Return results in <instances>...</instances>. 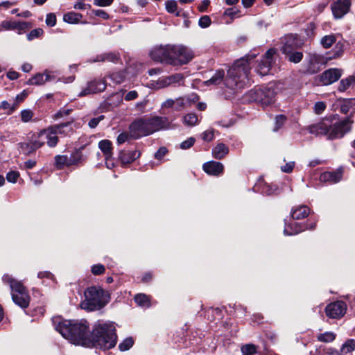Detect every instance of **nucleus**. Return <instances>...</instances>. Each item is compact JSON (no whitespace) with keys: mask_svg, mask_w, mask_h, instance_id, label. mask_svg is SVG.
<instances>
[{"mask_svg":"<svg viewBox=\"0 0 355 355\" xmlns=\"http://www.w3.org/2000/svg\"><path fill=\"white\" fill-rule=\"evenodd\" d=\"M55 329L71 343L84 347L89 345V326L85 320H67L53 318Z\"/></svg>","mask_w":355,"mask_h":355,"instance_id":"nucleus-1","label":"nucleus"},{"mask_svg":"<svg viewBox=\"0 0 355 355\" xmlns=\"http://www.w3.org/2000/svg\"><path fill=\"white\" fill-rule=\"evenodd\" d=\"M334 117H325L318 123L307 127L309 133L319 136H326L328 139H336L344 137L352 129L354 122L351 116H347L337 122Z\"/></svg>","mask_w":355,"mask_h":355,"instance_id":"nucleus-2","label":"nucleus"},{"mask_svg":"<svg viewBox=\"0 0 355 355\" xmlns=\"http://www.w3.org/2000/svg\"><path fill=\"white\" fill-rule=\"evenodd\" d=\"M256 57V54H248L244 58L235 62L227 72L225 79L226 87L231 89H240L250 83L249 74L251 67L250 61Z\"/></svg>","mask_w":355,"mask_h":355,"instance_id":"nucleus-3","label":"nucleus"},{"mask_svg":"<svg viewBox=\"0 0 355 355\" xmlns=\"http://www.w3.org/2000/svg\"><path fill=\"white\" fill-rule=\"evenodd\" d=\"M116 329L112 322H98L89 334L90 343L87 347L110 349L116 345Z\"/></svg>","mask_w":355,"mask_h":355,"instance_id":"nucleus-4","label":"nucleus"},{"mask_svg":"<svg viewBox=\"0 0 355 355\" xmlns=\"http://www.w3.org/2000/svg\"><path fill=\"white\" fill-rule=\"evenodd\" d=\"M85 300L81 302V307L89 311L100 310L109 302V296L100 287L88 288L85 291Z\"/></svg>","mask_w":355,"mask_h":355,"instance_id":"nucleus-5","label":"nucleus"},{"mask_svg":"<svg viewBox=\"0 0 355 355\" xmlns=\"http://www.w3.org/2000/svg\"><path fill=\"white\" fill-rule=\"evenodd\" d=\"M2 280L5 284L9 285L14 303L22 309L27 308L30 303V296L22 283L9 275H4Z\"/></svg>","mask_w":355,"mask_h":355,"instance_id":"nucleus-6","label":"nucleus"},{"mask_svg":"<svg viewBox=\"0 0 355 355\" xmlns=\"http://www.w3.org/2000/svg\"><path fill=\"white\" fill-rule=\"evenodd\" d=\"M276 91L271 87L254 88L249 92L252 99L263 106L270 105L275 102Z\"/></svg>","mask_w":355,"mask_h":355,"instance_id":"nucleus-7","label":"nucleus"},{"mask_svg":"<svg viewBox=\"0 0 355 355\" xmlns=\"http://www.w3.org/2000/svg\"><path fill=\"white\" fill-rule=\"evenodd\" d=\"M172 53L170 64L183 65L189 63L193 58V51L183 45H172Z\"/></svg>","mask_w":355,"mask_h":355,"instance_id":"nucleus-8","label":"nucleus"},{"mask_svg":"<svg viewBox=\"0 0 355 355\" xmlns=\"http://www.w3.org/2000/svg\"><path fill=\"white\" fill-rule=\"evenodd\" d=\"M172 45H160L155 46L150 52V58L157 62H165L170 64L172 53Z\"/></svg>","mask_w":355,"mask_h":355,"instance_id":"nucleus-9","label":"nucleus"},{"mask_svg":"<svg viewBox=\"0 0 355 355\" xmlns=\"http://www.w3.org/2000/svg\"><path fill=\"white\" fill-rule=\"evenodd\" d=\"M129 131L134 139L150 135L147 121L142 118L134 121L129 126Z\"/></svg>","mask_w":355,"mask_h":355,"instance_id":"nucleus-10","label":"nucleus"},{"mask_svg":"<svg viewBox=\"0 0 355 355\" xmlns=\"http://www.w3.org/2000/svg\"><path fill=\"white\" fill-rule=\"evenodd\" d=\"M107 84L105 78H94L87 83V86L78 94V97H83L103 92Z\"/></svg>","mask_w":355,"mask_h":355,"instance_id":"nucleus-11","label":"nucleus"},{"mask_svg":"<svg viewBox=\"0 0 355 355\" xmlns=\"http://www.w3.org/2000/svg\"><path fill=\"white\" fill-rule=\"evenodd\" d=\"M347 311V304L345 302L338 300L329 304L325 308L326 315L333 319H340Z\"/></svg>","mask_w":355,"mask_h":355,"instance_id":"nucleus-12","label":"nucleus"},{"mask_svg":"<svg viewBox=\"0 0 355 355\" xmlns=\"http://www.w3.org/2000/svg\"><path fill=\"white\" fill-rule=\"evenodd\" d=\"M276 53V50L270 49L266 51L263 57L259 61L256 71L260 76L267 75L272 67L273 62V55Z\"/></svg>","mask_w":355,"mask_h":355,"instance_id":"nucleus-13","label":"nucleus"},{"mask_svg":"<svg viewBox=\"0 0 355 355\" xmlns=\"http://www.w3.org/2000/svg\"><path fill=\"white\" fill-rule=\"evenodd\" d=\"M350 7V0H336L331 6L333 15L337 19L343 17L349 11Z\"/></svg>","mask_w":355,"mask_h":355,"instance_id":"nucleus-14","label":"nucleus"},{"mask_svg":"<svg viewBox=\"0 0 355 355\" xmlns=\"http://www.w3.org/2000/svg\"><path fill=\"white\" fill-rule=\"evenodd\" d=\"M35 135L37 139H40L42 137H44L46 140V144L50 148L55 147L59 141L56 132L52 125L41 130Z\"/></svg>","mask_w":355,"mask_h":355,"instance_id":"nucleus-15","label":"nucleus"},{"mask_svg":"<svg viewBox=\"0 0 355 355\" xmlns=\"http://www.w3.org/2000/svg\"><path fill=\"white\" fill-rule=\"evenodd\" d=\"M146 121L150 135L156 131L167 128L169 125V122L166 117L154 116L146 119Z\"/></svg>","mask_w":355,"mask_h":355,"instance_id":"nucleus-16","label":"nucleus"},{"mask_svg":"<svg viewBox=\"0 0 355 355\" xmlns=\"http://www.w3.org/2000/svg\"><path fill=\"white\" fill-rule=\"evenodd\" d=\"M316 226V223H311L310 225L308 224H299L294 223L293 224L287 225L285 226L284 230V234L287 236H291L297 234L306 230H313Z\"/></svg>","mask_w":355,"mask_h":355,"instance_id":"nucleus-17","label":"nucleus"},{"mask_svg":"<svg viewBox=\"0 0 355 355\" xmlns=\"http://www.w3.org/2000/svg\"><path fill=\"white\" fill-rule=\"evenodd\" d=\"M341 76V71L332 68L324 71L320 76V81L324 85H329L336 82Z\"/></svg>","mask_w":355,"mask_h":355,"instance_id":"nucleus-18","label":"nucleus"},{"mask_svg":"<svg viewBox=\"0 0 355 355\" xmlns=\"http://www.w3.org/2000/svg\"><path fill=\"white\" fill-rule=\"evenodd\" d=\"M198 100V95L192 94L191 95L178 98L175 99V110L181 111L184 109L189 108Z\"/></svg>","mask_w":355,"mask_h":355,"instance_id":"nucleus-19","label":"nucleus"},{"mask_svg":"<svg viewBox=\"0 0 355 355\" xmlns=\"http://www.w3.org/2000/svg\"><path fill=\"white\" fill-rule=\"evenodd\" d=\"M33 138L34 139L31 142H24L19 144L20 149L26 155H30L34 153L37 149L41 148L45 144L44 140L37 139L36 138L35 134L33 135Z\"/></svg>","mask_w":355,"mask_h":355,"instance_id":"nucleus-20","label":"nucleus"},{"mask_svg":"<svg viewBox=\"0 0 355 355\" xmlns=\"http://www.w3.org/2000/svg\"><path fill=\"white\" fill-rule=\"evenodd\" d=\"M343 170L342 168H338L334 171H326L322 173L320 176L321 182H329L334 184L338 182L343 177Z\"/></svg>","mask_w":355,"mask_h":355,"instance_id":"nucleus-21","label":"nucleus"},{"mask_svg":"<svg viewBox=\"0 0 355 355\" xmlns=\"http://www.w3.org/2000/svg\"><path fill=\"white\" fill-rule=\"evenodd\" d=\"M324 58L318 54H311L309 55V66L306 73L309 74L316 73L320 70L319 64L324 62Z\"/></svg>","mask_w":355,"mask_h":355,"instance_id":"nucleus-22","label":"nucleus"},{"mask_svg":"<svg viewBox=\"0 0 355 355\" xmlns=\"http://www.w3.org/2000/svg\"><path fill=\"white\" fill-rule=\"evenodd\" d=\"M224 167L220 162L210 161L203 164V170L209 175H219L223 171Z\"/></svg>","mask_w":355,"mask_h":355,"instance_id":"nucleus-23","label":"nucleus"},{"mask_svg":"<svg viewBox=\"0 0 355 355\" xmlns=\"http://www.w3.org/2000/svg\"><path fill=\"white\" fill-rule=\"evenodd\" d=\"M57 135L70 136L74 132V125L72 121L52 125Z\"/></svg>","mask_w":355,"mask_h":355,"instance_id":"nucleus-24","label":"nucleus"},{"mask_svg":"<svg viewBox=\"0 0 355 355\" xmlns=\"http://www.w3.org/2000/svg\"><path fill=\"white\" fill-rule=\"evenodd\" d=\"M53 79L49 73H37L31 78H30L27 84L30 85H41L44 84L46 82L51 81Z\"/></svg>","mask_w":355,"mask_h":355,"instance_id":"nucleus-25","label":"nucleus"},{"mask_svg":"<svg viewBox=\"0 0 355 355\" xmlns=\"http://www.w3.org/2000/svg\"><path fill=\"white\" fill-rule=\"evenodd\" d=\"M140 156V152L135 150H122L119 154V159L123 164H129L134 162L136 159H137Z\"/></svg>","mask_w":355,"mask_h":355,"instance_id":"nucleus-26","label":"nucleus"},{"mask_svg":"<svg viewBox=\"0 0 355 355\" xmlns=\"http://www.w3.org/2000/svg\"><path fill=\"white\" fill-rule=\"evenodd\" d=\"M229 153L228 147L223 144L219 143L212 149V155L217 159H221L225 157Z\"/></svg>","mask_w":355,"mask_h":355,"instance_id":"nucleus-27","label":"nucleus"},{"mask_svg":"<svg viewBox=\"0 0 355 355\" xmlns=\"http://www.w3.org/2000/svg\"><path fill=\"white\" fill-rule=\"evenodd\" d=\"M98 148L103 152L105 159L112 157V144L110 140H101L98 143Z\"/></svg>","mask_w":355,"mask_h":355,"instance_id":"nucleus-28","label":"nucleus"},{"mask_svg":"<svg viewBox=\"0 0 355 355\" xmlns=\"http://www.w3.org/2000/svg\"><path fill=\"white\" fill-rule=\"evenodd\" d=\"M310 209L306 206H300L293 210L292 218L295 220H300L306 218L309 214Z\"/></svg>","mask_w":355,"mask_h":355,"instance_id":"nucleus-29","label":"nucleus"},{"mask_svg":"<svg viewBox=\"0 0 355 355\" xmlns=\"http://www.w3.org/2000/svg\"><path fill=\"white\" fill-rule=\"evenodd\" d=\"M120 60L119 54L117 53L110 52L106 53L103 55H100L97 56V58L95 61L96 62H111L114 63H117Z\"/></svg>","mask_w":355,"mask_h":355,"instance_id":"nucleus-30","label":"nucleus"},{"mask_svg":"<svg viewBox=\"0 0 355 355\" xmlns=\"http://www.w3.org/2000/svg\"><path fill=\"white\" fill-rule=\"evenodd\" d=\"M257 187L259 190L264 195L270 196L277 193L278 188L275 185L272 186L266 182H261Z\"/></svg>","mask_w":355,"mask_h":355,"instance_id":"nucleus-31","label":"nucleus"},{"mask_svg":"<svg viewBox=\"0 0 355 355\" xmlns=\"http://www.w3.org/2000/svg\"><path fill=\"white\" fill-rule=\"evenodd\" d=\"M225 72L223 70L217 71L214 76L207 81H205L206 85H217L221 83L224 79Z\"/></svg>","mask_w":355,"mask_h":355,"instance_id":"nucleus-32","label":"nucleus"},{"mask_svg":"<svg viewBox=\"0 0 355 355\" xmlns=\"http://www.w3.org/2000/svg\"><path fill=\"white\" fill-rule=\"evenodd\" d=\"M83 15L80 13L69 12L64 15L63 20L69 24H77L82 19Z\"/></svg>","mask_w":355,"mask_h":355,"instance_id":"nucleus-33","label":"nucleus"},{"mask_svg":"<svg viewBox=\"0 0 355 355\" xmlns=\"http://www.w3.org/2000/svg\"><path fill=\"white\" fill-rule=\"evenodd\" d=\"M126 73L125 71H115L109 75V78L114 84H121L125 78Z\"/></svg>","mask_w":355,"mask_h":355,"instance_id":"nucleus-34","label":"nucleus"},{"mask_svg":"<svg viewBox=\"0 0 355 355\" xmlns=\"http://www.w3.org/2000/svg\"><path fill=\"white\" fill-rule=\"evenodd\" d=\"M183 123L187 126H194L198 124V116L194 113H189L183 116Z\"/></svg>","mask_w":355,"mask_h":355,"instance_id":"nucleus-35","label":"nucleus"},{"mask_svg":"<svg viewBox=\"0 0 355 355\" xmlns=\"http://www.w3.org/2000/svg\"><path fill=\"white\" fill-rule=\"evenodd\" d=\"M354 83H355V77L354 76H349L347 78L342 79L338 86V90L340 92H345Z\"/></svg>","mask_w":355,"mask_h":355,"instance_id":"nucleus-36","label":"nucleus"},{"mask_svg":"<svg viewBox=\"0 0 355 355\" xmlns=\"http://www.w3.org/2000/svg\"><path fill=\"white\" fill-rule=\"evenodd\" d=\"M355 350V340L348 339L342 345L340 351L343 354H348Z\"/></svg>","mask_w":355,"mask_h":355,"instance_id":"nucleus-37","label":"nucleus"},{"mask_svg":"<svg viewBox=\"0 0 355 355\" xmlns=\"http://www.w3.org/2000/svg\"><path fill=\"white\" fill-rule=\"evenodd\" d=\"M336 42V37L334 35H328L322 37L320 44L324 48L328 49L330 48L334 44H335Z\"/></svg>","mask_w":355,"mask_h":355,"instance_id":"nucleus-38","label":"nucleus"},{"mask_svg":"<svg viewBox=\"0 0 355 355\" xmlns=\"http://www.w3.org/2000/svg\"><path fill=\"white\" fill-rule=\"evenodd\" d=\"M135 301L138 305L141 306L148 307L150 306L148 296L143 293L136 295L135 297Z\"/></svg>","mask_w":355,"mask_h":355,"instance_id":"nucleus-39","label":"nucleus"},{"mask_svg":"<svg viewBox=\"0 0 355 355\" xmlns=\"http://www.w3.org/2000/svg\"><path fill=\"white\" fill-rule=\"evenodd\" d=\"M55 163L58 168H62L64 166H69V159L67 155H56L55 157Z\"/></svg>","mask_w":355,"mask_h":355,"instance_id":"nucleus-40","label":"nucleus"},{"mask_svg":"<svg viewBox=\"0 0 355 355\" xmlns=\"http://www.w3.org/2000/svg\"><path fill=\"white\" fill-rule=\"evenodd\" d=\"M151 85L156 89H159L170 86L166 76H162L157 80L153 81Z\"/></svg>","mask_w":355,"mask_h":355,"instance_id":"nucleus-41","label":"nucleus"},{"mask_svg":"<svg viewBox=\"0 0 355 355\" xmlns=\"http://www.w3.org/2000/svg\"><path fill=\"white\" fill-rule=\"evenodd\" d=\"M318 340L320 342L329 343L336 338V334L331 331H327L318 336Z\"/></svg>","mask_w":355,"mask_h":355,"instance_id":"nucleus-42","label":"nucleus"},{"mask_svg":"<svg viewBox=\"0 0 355 355\" xmlns=\"http://www.w3.org/2000/svg\"><path fill=\"white\" fill-rule=\"evenodd\" d=\"M168 84L170 86L176 85L180 84L184 79V76L182 73H175L171 76H166Z\"/></svg>","mask_w":355,"mask_h":355,"instance_id":"nucleus-43","label":"nucleus"},{"mask_svg":"<svg viewBox=\"0 0 355 355\" xmlns=\"http://www.w3.org/2000/svg\"><path fill=\"white\" fill-rule=\"evenodd\" d=\"M287 55V58L288 60L293 63H298L300 62L303 58V53L300 51H292V53H288Z\"/></svg>","mask_w":355,"mask_h":355,"instance_id":"nucleus-44","label":"nucleus"},{"mask_svg":"<svg viewBox=\"0 0 355 355\" xmlns=\"http://www.w3.org/2000/svg\"><path fill=\"white\" fill-rule=\"evenodd\" d=\"M354 105V100L353 99H347L344 100L340 107V111L343 114H347L349 110Z\"/></svg>","mask_w":355,"mask_h":355,"instance_id":"nucleus-45","label":"nucleus"},{"mask_svg":"<svg viewBox=\"0 0 355 355\" xmlns=\"http://www.w3.org/2000/svg\"><path fill=\"white\" fill-rule=\"evenodd\" d=\"M295 41L292 39H288L282 46V51L285 55L292 53L294 51Z\"/></svg>","mask_w":355,"mask_h":355,"instance_id":"nucleus-46","label":"nucleus"},{"mask_svg":"<svg viewBox=\"0 0 355 355\" xmlns=\"http://www.w3.org/2000/svg\"><path fill=\"white\" fill-rule=\"evenodd\" d=\"M33 115L34 114L31 110H23L20 113L21 120L24 123H28L32 120Z\"/></svg>","mask_w":355,"mask_h":355,"instance_id":"nucleus-47","label":"nucleus"},{"mask_svg":"<svg viewBox=\"0 0 355 355\" xmlns=\"http://www.w3.org/2000/svg\"><path fill=\"white\" fill-rule=\"evenodd\" d=\"M344 51V44L343 42L339 41L338 42H336L335 47L334 48V55L330 57V58H336L340 57Z\"/></svg>","mask_w":355,"mask_h":355,"instance_id":"nucleus-48","label":"nucleus"},{"mask_svg":"<svg viewBox=\"0 0 355 355\" xmlns=\"http://www.w3.org/2000/svg\"><path fill=\"white\" fill-rule=\"evenodd\" d=\"M31 24L26 21H16L15 31H17L19 34H21L23 31L30 28Z\"/></svg>","mask_w":355,"mask_h":355,"instance_id":"nucleus-49","label":"nucleus"},{"mask_svg":"<svg viewBox=\"0 0 355 355\" xmlns=\"http://www.w3.org/2000/svg\"><path fill=\"white\" fill-rule=\"evenodd\" d=\"M133 343L132 338H127L119 345V348L122 352L127 351L132 347Z\"/></svg>","mask_w":355,"mask_h":355,"instance_id":"nucleus-50","label":"nucleus"},{"mask_svg":"<svg viewBox=\"0 0 355 355\" xmlns=\"http://www.w3.org/2000/svg\"><path fill=\"white\" fill-rule=\"evenodd\" d=\"M166 9L170 13H175L178 8L177 2L174 0H168L166 1Z\"/></svg>","mask_w":355,"mask_h":355,"instance_id":"nucleus-51","label":"nucleus"},{"mask_svg":"<svg viewBox=\"0 0 355 355\" xmlns=\"http://www.w3.org/2000/svg\"><path fill=\"white\" fill-rule=\"evenodd\" d=\"M43 33L44 31L42 28H38L33 29L27 35V39L29 41L33 40L35 38L39 37Z\"/></svg>","mask_w":355,"mask_h":355,"instance_id":"nucleus-52","label":"nucleus"},{"mask_svg":"<svg viewBox=\"0 0 355 355\" xmlns=\"http://www.w3.org/2000/svg\"><path fill=\"white\" fill-rule=\"evenodd\" d=\"M198 24L202 28L209 27L211 24L210 17L207 15L201 17L198 21Z\"/></svg>","mask_w":355,"mask_h":355,"instance_id":"nucleus-53","label":"nucleus"},{"mask_svg":"<svg viewBox=\"0 0 355 355\" xmlns=\"http://www.w3.org/2000/svg\"><path fill=\"white\" fill-rule=\"evenodd\" d=\"M326 109V105L322 101L316 102L313 107V110L316 114H322Z\"/></svg>","mask_w":355,"mask_h":355,"instance_id":"nucleus-54","label":"nucleus"},{"mask_svg":"<svg viewBox=\"0 0 355 355\" xmlns=\"http://www.w3.org/2000/svg\"><path fill=\"white\" fill-rule=\"evenodd\" d=\"M286 120V117L283 114L277 115L275 117V124L276 127L274 129V131H277L284 123Z\"/></svg>","mask_w":355,"mask_h":355,"instance_id":"nucleus-55","label":"nucleus"},{"mask_svg":"<svg viewBox=\"0 0 355 355\" xmlns=\"http://www.w3.org/2000/svg\"><path fill=\"white\" fill-rule=\"evenodd\" d=\"M82 158V155L80 152L76 151L71 154L69 159V164L73 165L78 163Z\"/></svg>","mask_w":355,"mask_h":355,"instance_id":"nucleus-56","label":"nucleus"},{"mask_svg":"<svg viewBox=\"0 0 355 355\" xmlns=\"http://www.w3.org/2000/svg\"><path fill=\"white\" fill-rule=\"evenodd\" d=\"M214 138V130L209 129L202 132V139L205 141H211Z\"/></svg>","mask_w":355,"mask_h":355,"instance_id":"nucleus-57","label":"nucleus"},{"mask_svg":"<svg viewBox=\"0 0 355 355\" xmlns=\"http://www.w3.org/2000/svg\"><path fill=\"white\" fill-rule=\"evenodd\" d=\"M130 138L132 139L130 137V132L129 133L122 132L118 136L116 141L119 145H121L125 143V141H128Z\"/></svg>","mask_w":355,"mask_h":355,"instance_id":"nucleus-58","label":"nucleus"},{"mask_svg":"<svg viewBox=\"0 0 355 355\" xmlns=\"http://www.w3.org/2000/svg\"><path fill=\"white\" fill-rule=\"evenodd\" d=\"M16 21H3L1 27L4 30H15Z\"/></svg>","mask_w":355,"mask_h":355,"instance_id":"nucleus-59","label":"nucleus"},{"mask_svg":"<svg viewBox=\"0 0 355 355\" xmlns=\"http://www.w3.org/2000/svg\"><path fill=\"white\" fill-rule=\"evenodd\" d=\"M19 176V173L17 171H10L6 174V179L8 182L15 183Z\"/></svg>","mask_w":355,"mask_h":355,"instance_id":"nucleus-60","label":"nucleus"},{"mask_svg":"<svg viewBox=\"0 0 355 355\" xmlns=\"http://www.w3.org/2000/svg\"><path fill=\"white\" fill-rule=\"evenodd\" d=\"M243 354L253 355L256 353V347L253 345H246L241 349Z\"/></svg>","mask_w":355,"mask_h":355,"instance_id":"nucleus-61","label":"nucleus"},{"mask_svg":"<svg viewBox=\"0 0 355 355\" xmlns=\"http://www.w3.org/2000/svg\"><path fill=\"white\" fill-rule=\"evenodd\" d=\"M195 141L196 139L194 137H189V139L181 143L180 148L184 150L190 148L194 144Z\"/></svg>","mask_w":355,"mask_h":355,"instance_id":"nucleus-62","label":"nucleus"},{"mask_svg":"<svg viewBox=\"0 0 355 355\" xmlns=\"http://www.w3.org/2000/svg\"><path fill=\"white\" fill-rule=\"evenodd\" d=\"M105 267L102 264H96L94 265L92 267V272L95 275H98L104 273Z\"/></svg>","mask_w":355,"mask_h":355,"instance_id":"nucleus-63","label":"nucleus"},{"mask_svg":"<svg viewBox=\"0 0 355 355\" xmlns=\"http://www.w3.org/2000/svg\"><path fill=\"white\" fill-rule=\"evenodd\" d=\"M46 24L50 27H53L56 24V17L53 13L47 14L46 17Z\"/></svg>","mask_w":355,"mask_h":355,"instance_id":"nucleus-64","label":"nucleus"}]
</instances>
